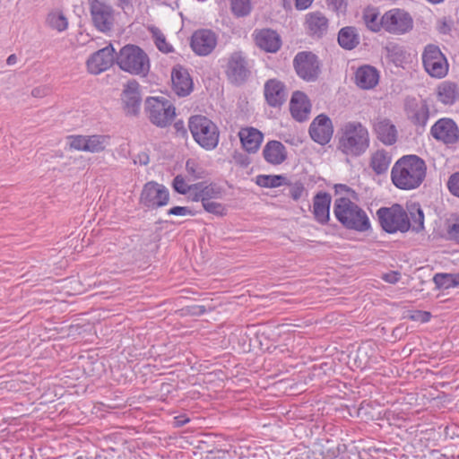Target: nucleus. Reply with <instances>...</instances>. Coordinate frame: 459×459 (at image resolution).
<instances>
[{"label": "nucleus", "mask_w": 459, "mask_h": 459, "mask_svg": "<svg viewBox=\"0 0 459 459\" xmlns=\"http://www.w3.org/2000/svg\"><path fill=\"white\" fill-rule=\"evenodd\" d=\"M427 165L417 155H405L393 166L391 178L394 185L403 190L418 188L426 178Z\"/></svg>", "instance_id": "1"}, {"label": "nucleus", "mask_w": 459, "mask_h": 459, "mask_svg": "<svg viewBox=\"0 0 459 459\" xmlns=\"http://www.w3.org/2000/svg\"><path fill=\"white\" fill-rule=\"evenodd\" d=\"M337 150L355 159L367 152L370 145L368 129L361 122L348 121L338 131Z\"/></svg>", "instance_id": "2"}, {"label": "nucleus", "mask_w": 459, "mask_h": 459, "mask_svg": "<svg viewBox=\"0 0 459 459\" xmlns=\"http://www.w3.org/2000/svg\"><path fill=\"white\" fill-rule=\"evenodd\" d=\"M333 213L339 222L348 230L366 232L371 228L367 212L349 198H337L334 201Z\"/></svg>", "instance_id": "3"}, {"label": "nucleus", "mask_w": 459, "mask_h": 459, "mask_svg": "<svg viewBox=\"0 0 459 459\" xmlns=\"http://www.w3.org/2000/svg\"><path fill=\"white\" fill-rule=\"evenodd\" d=\"M116 64L124 72L145 77L150 71V58L138 46L127 44L116 54Z\"/></svg>", "instance_id": "4"}, {"label": "nucleus", "mask_w": 459, "mask_h": 459, "mask_svg": "<svg viewBox=\"0 0 459 459\" xmlns=\"http://www.w3.org/2000/svg\"><path fill=\"white\" fill-rule=\"evenodd\" d=\"M188 127L194 140L207 151L213 150L219 143L218 126L208 117L201 115L192 116Z\"/></svg>", "instance_id": "5"}, {"label": "nucleus", "mask_w": 459, "mask_h": 459, "mask_svg": "<svg viewBox=\"0 0 459 459\" xmlns=\"http://www.w3.org/2000/svg\"><path fill=\"white\" fill-rule=\"evenodd\" d=\"M377 214L382 229L387 233L406 232L411 229L407 212L400 204L382 207Z\"/></svg>", "instance_id": "6"}, {"label": "nucleus", "mask_w": 459, "mask_h": 459, "mask_svg": "<svg viewBox=\"0 0 459 459\" xmlns=\"http://www.w3.org/2000/svg\"><path fill=\"white\" fill-rule=\"evenodd\" d=\"M146 111L150 121L160 127L169 125L176 113L171 102L164 97H151L146 100Z\"/></svg>", "instance_id": "7"}, {"label": "nucleus", "mask_w": 459, "mask_h": 459, "mask_svg": "<svg viewBox=\"0 0 459 459\" xmlns=\"http://www.w3.org/2000/svg\"><path fill=\"white\" fill-rule=\"evenodd\" d=\"M421 59L424 69L429 76L441 79L447 74L449 69L447 59L437 46L427 45Z\"/></svg>", "instance_id": "8"}, {"label": "nucleus", "mask_w": 459, "mask_h": 459, "mask_svg": "<svg viewBox=\"0 0 459 459\" xmlns=\"http://www.w3.org/2000/svg\"><path fill=\"white\" fill-rule=\"evenodd\" d=\"M93 26L100 32L112 30L115 23V10L106 0H88Z\"/></svg>", "instance_id": "9"}, {"label": "nucleus", "mask_w": 459, "mask_h": 459, "mask_svg": "<svg viewBox=\"0 0 459 459\" xmlns=\"http://www.w3.org/2000/svg\"><path fill=\"white\" fill-rule=\"evenodd\" d=\"M318 57L308 51L299 52L293 59V67L299 78L307 82H316L321 73Z\"/></svg>", "instance_id": "10"}, {"label": "nucleus", "mask_w": 459, "mask_h": 459, "mask_svg": "<svg viewBox=\"0 0 459 459\" xmlns=\"http://www.w3.org/2000/svg\"><path fill=\"white\" fill-rule=\"evenodd\" d=\"M169 200V190L154 181L147 182L142 190L140 202L150 209H157L168 204Z\"/></svg>", "instance_id": "11"}, {"label": "nucleus", "mask_w": 459, "mask_h": 459, "mask_svg": "<svg viewBox=\"0 0 459 459\" xmlns=\"http://www.w3.org/2000/svg\"><path fill=\"white\" fill-rule=\"evenodd\" d=\"M383 28L388 32L403 34L412 29L411 15L400 9H393L382 16Z\"/></svg>", "instance_id": "12"}, {"label": "nucleus", "mask_w": 459, "mask_h": 459, "mask_svg": "<svg viewBox=\"0 0 459 459\" xmlns=\"http://www.w3.org/2000/svg\"><path fill=\"white\" fill-rule=\"evenodd\" d=\"M116 62V50L112 44L96 51L87 60V69L92 74L107 71Z\"/></svg>", "instance_id": "13"}, {"label": "nucleus", "mask_w": 459, "mask_h": 459, "mask_svg": "<svg viewBox=\"0 0 459 459\" xmlns=\"http://www.w3.org/2000/svg\"><path fill=\"white\" fill-rule=\"evenodd\" d=\"M249 70L247 64L240 52L233 53L227 63L226 75L228 80L235 84L241 85L249 76Z\"/></svg>", "instance_id": "14"}, {"label": "nucleus", "mask_w": 459, "mask_h": 459, "mask_svg": "<svg viewBox=\"0 0 459 459\" xmlns=\"http://www.w3.org/2000/svg\"><path fill=\"white\" fill-rule=\"evenodd\" d=\"M333 134L332 120L325 114L318 115L310 124L309 135L316 143H328Z\"/></svg>", "instance_id": "15"}, {"label": "nucleus", "mask_w": 459, "mask_h": 459, "mask_svg": "<svg viewBox=\"0 0 459 459\" xmlns=\"http://www.w3.org/2000/svg\"><path fill=\"white\" fill-rule=\"evenodd\" d=\"M431 135L444 143H455L459 139V130L456 124L450 118H441L431 127Z\"/></svg>", "instance_id": "16"}, {"label": "nucleus", "mask_w": 459, "mask_h": 459, "mask_svg": "<svg viewBox=\"0 0 459 459\" xmlns=\"http://www.w3.org/2000/svg\"><path fill=\"white\" fill-rule=\"evenodd\" d=\"M121 100L126 115L136 116L139 113L142 98L140 85L135 80H130L125 85Z\"/></svg>", "instance_id": "17"}, {"label": "nucleus", "mask_w": 459, "mask_h": 459, "mask_svg": "<svg viewBox=\"0 0 459 459\" xmlns=\"http://www.w3.org/2000/svg\"><path fill=\"white\" fill-rule=\"evenodd\" d=\"M217 37L210 30H198L191 38V48L199 56L209 55L216 47Z\"/></svg>", "instance_id": "18"}, {"label": "nucleus", "mask_w": 459, "mask_h": 459, "mask_svg": "<svg viewBox=\"0 0 459 459\" xmlns=\"http://www.w3.org/2000/svg\"><path fill=\"white\" fill-rule=\"evenodd\" d=\"M373 130L377 138L385 145H393L397 141L396 126L388 118H377L373 124Z\"/></svg>", "instance_id": "19"}, {"label": "nucleus", "mask_w": 459, "mask_h": 459, "mask_svg": "<svg viewBox=\"0 0 459 459\" xmlns=\"http://www.w3.org/2000/svg\"><path fill=\"white\" fill-rule=\"evenodd\" d=\"M264 91L266 102L271 107H281L287 100L285 85L277 79L268 80Z\"/></svg>", "instance_id": "20"}, {"label": "nucleus", "mask_w": 459, "mask_h": 459, "mask_svg": "<svg viewBox=\"0 0 459 459\" xmlns=\"http://www.w3.org/2000/svg\"><path fill=\"white\" fill-rule=\"evenodd\" d=\"M290 109L294 119L303 122L309 117L311 103L304 92L297 91L291 96Z\"/></svg>", "instance_id": "21"}, {"label": "nucleus", "mask_w": 459, "mask_h": 459, "mask_svg": "<svg viewBox=\"0 0 459 459\" xmlns=\"http://www.w3.org/2000/svg\"><path fill=\"white\" fill-rule=\"evenodd\" d=\"M172 88L178 96L185 97L193 91V82L182 66L174 67L171 73Z\"/></svg>", "instance_id": "22"}, {"label": "nucleus", "mask_w": 459, "mask_h": 459, "mask_svg": "<svg viewBox=\"0 0 459 459\" xmlns=\"http://www.w3.org/2000/svg\"><path fill=\"white\" fill-rule=\"evenodd\" d=\"M379 82V72L372 65L359 66L355 73V83L362 90H372Z\"/></svg>", "instance_id": "23"}, {"label": "nucleus", "mask_w": 459, "mask_h": 459, "mask_svg": "<svg viewBox=\"0 0 459 459\" xmlns=\"http://www.w3.org/2000/svg\"><path fill=\"white\" fill-rule=\"evenodd\" d=\"M255 40L256 45L263 50L269 53L277 52L281 40L276 31L270 29H264L255 32Z\"/></svg>", "instance_id": "24"}, {"label": "nucleus", "mask_w": 459, "mask_h": 459, "mask_svg": "<svg viewBox=\"0 0 459 459\" xmlns=\"http://www.w3.org/2000/svg\"><path fill=\"white\" fill-rule=\"evenodd\" d=\"M331 195L325 192H319L313 200V214L316 221L325 224L330 216Z\"/></svg>", "instance_id": "25"}, {"label": "nucleus", "mask_w": 459, "mask_h": 459, "mask_svg": "<svg viewBox=\"0 0 459 459\" xmlns=\"http://www.w3.org/2000/svg\"><path fill=\"white\" fill-rule=\"evenodd\" d=\"M238 136L243 148L250 153L258 151L264 139L263 134L254 127L241 128Z\"/></svg>", "instance_id": "26"}, {"label": "nucleus", "mask_w": 459, "mask_h": 459, "mask_svg": "<svg viewBox=\"0 0 459 459\" xmlns=\"http://www.w3.org/2000/svg\"><path fill=\"white\" fill-rule=\"evenodd\" d=\"M263 156L266 162L280 165L287 159V151L281 142L269 141L263 149Z\"/></svg>", "instance_id": "27"}, {"label": "nucleus", "mask_w": 459, "mask_h": 459, "mask_svg": "<svg viewBox=\"0 0 459 459\" xmlns=\"http://www.w3.org/2000/svg\"><path fill=\"white\" fill-rule=\"evenodd\" d=\"M392 162V155L385 149H378L373 152L369 157V168L376 175L385 174Z\"/></svg>", "instance_id": "28"}, {"label": "nucleus", "mask_w": 459, "mask_h": 459, "mask_svg": "<svg viewBox=\"0 0 459 459\" xmlns=\"http://www.w3.org/2000/svg\"><path fill=\"white\" fill-rule=\"evenodd\" d=\"M408 118L415 125L424 127L429 117V110L426 101H412L407 105Z\"/></svg>", "instance_id": "29"}, {"label": "nucleus", "mask_w": 459, "mask_h": 459, "mask_svg": "<svg viewBox=\"0 0 459 459\" xmlns=\"http://www.w3.org/2000/svg\"><path fill=\"white\" fill-rule=\"evenodd\" d=\"M437 100L445 105H452L459 98V87L451 81H444L437 87Z\"/></svg>", "instance_id": "30"}, {"label": "nucleus", "mask_w": 459, "mask_h": 459, "mask_svg": "<svg viewBox=\"0 0 459 459\" xmlns=\"http://www.w3.org/2000/svg\"><path fill=\"white\" fill-rule=\"evenodd\" d=\"M307 24L310 33L316 38H321L328 29V20L319 13H309Z\"/></svg>", "instance_id": "31"}, {"label": "nucleus", "mask_w": 459, "mask_h": 459, "mask_svg": "<svg viewBox=\"0 0 459 459\" xmlns=\"http://www.w3.org/2000/svg\"><path fill=\"white\" fill-rule=\"evenodd\" d=\"M338 43L346 50L355 48L359 44V36L357 29L352 26L341 29L338 33Z\"/></svg>", "instance_id": "32"}, {"label": "nucleus", "mask_w": 459, "mask_h": 459, "mask_svg": "<svg viewBox=\"0 0 459 459\" xmlns=\"http://www.w3.org/2000/svg\"><path fill=\"white\" fill-rule=\"evenodd\" d=\"M45 24L50 30L61 33L67 30L69 22L63 11L56 9L47 14Z\"/></svg>", "instance_id": "33"}, {"label": "nucleus", "mask_w": 459, "mask_h": 459, "mask_svg": "<svg viewBox=\"0 0 459 459\" xmlns=\"http://www.w3.org/2000/svg\"><path fill=\"white\" fill-rule=\"evenodd\" d=\"M407 214L413 231L420 232L424 229V213L419 203L407 204Z\"/></svg>", "instance_id": "34"}, {"label": "nucleus", "mask_w": 459, "mask_h": 459, "mask_svg": "<svg viewBox=\"0 0 459 459\" xmlns=\"http://www.w3.org/2000/svg\"><path fill=\"white\" fill-rule=\"evenodd\" d=\"M110 136L105 134L87 135L86 152H101L109 145Z\"/></svg>", "instance_id": "35"}, {"label": "nucleus", "mask_w": 459, "mask_h": 459, "mask_svg": "<svg viewBox=\"0 0 459 459\" xmlns=\"http://www.w3.org/2000/svg\"><path fill=\"white\" fill-rule=\"evenodd\" d=\"M255 184L261 187L273 188L286 184V178L281 175H258Z\"/></svg>", "instance_id": "36"}, {"label": "nucleus", "mask_w": 459, "mask_h": 459, "mask_svg": "<svg viewBox=\"0 0 459 459\" xmlns=\"http://www.w3.org/2000/svg\"><path fill=\"white\" fill-rule=\"evenodd\" d=\"M197 190L194 191V195L192 196L193 201H201L202 204L205 203V201H210L212 198L217 197L220 195V190H216L212 185L203 186L202 183Z\"/></svg>", "instance_id": "37"}, {"label": "nucleus", "mask_w": 459, "mask_h": 459, "mask_svg": "<svg viewBox=\"0 0 459 459\" xmlns=\"http://www.w3.org/2000/svg\"><path fill=\"white\" fill-rule=\"evenodd\" d=\"M363 20L367 28L372 31H379L383 27L382 17L379 19V14L375 9H366L363 13Z\"/></svg>", "instance_id": "38"}, {"label": "nucleus", "mask_w": 459, "mask_h": 459, "mask_svg": "<svg viewBox=\"0 0 459 459\" xmlns=\"http://www.w3.org/2000/svg\"><path fill=\"white\" fill-rule=\"evenodd\" d=\"M230 8L237 17H245L252 10L251 0H230Z\"/></svg>", "instance_id": "39"}, {"label": "nucleus", "mask_w": 459, "mask_h": 459, "mask_svg": "<svg viewBox=\"0 0 459 459\" xmlns=\"http://www.w3.org/2000/svg\"><path fill=\"white\" fill-rule=\"evenodd\" d=\"M186 170L187 176L192 180L201 179L205 177V170L204 168L195 160H187L186 163Z\"/></svg>", "instance_id": "40"}, {"label": "nucleus", "mask_w": 459, "mask_h": 459, "mask_svg": "<svg viewBox=\"0 0 459 459\" xmlns=\"http://www.w3.org/2000/svg\"><path fill=\"white\" fill-rule=\"evenodd\" d=\"M200 186L201 185L188 186L186 183L184 178L180 175L175 177V178L173 179V187L175 191L182 195L189 193L191 198L194 195V191L197 190Z\"/></svg>", "instance_id": "41"}, {"label": "nucleus", "mask_w": 459, "mask_h": 459, "mask_svg": "<svg viewBox=\"0 0 459 459\" xmlns=\"http://www.w3.org/2000/svg\"><path fill=\"white\" fill-rule=\"evenodd\" d=\"M433 281L437 289H450L456 287L454 273H436Z\"/></svg>", "instance_id": "42"}, {"label": "nucleus", "mask_w": 459, "mask_h": 459, "mask_svg": "<svg viewBox=\"0 0 459 459\" xmlns=\"http://www.w3.org/2000/svg\"><path fill=\"white\" fill-rule=\"evenodd\" d=\"M151 31L159 50L164 53L172 52V47L166 41L164 34L158 28H152Z\"/></svg>", "instance_id": "43"}, {"label": "nucleus", "mask_w": 459, "mask_h": 459, "mask_svg": "<svg viewBox=\"0 0 459 459\" xmlns=\"http://www.w3.org/2000/svg\"><path fill=\"white\" fill-rule=\"evenodd\" d=\"M67 139L71 149L86 152L87 135H69Z\"/></svg>", "instance_id": "44"}, {"label": "nucleus", "mask_w": 459, "mask_h": 459, "mask_svg": "<svg viewBox=\"0 0 459 459\" xmlns=\"http://www.w3.org/2000/svg\"><path fill=\"white\" fill-rule=\"evenodd\" d=\"M204 209L214 215L217 216H223L226 213V209L224 205L221 203L214 202V201H205V203H203Z\"/></svg>", "instance_id": "45"}, {"label": "nucleus", "mask_w": 459, "mask_h": 459, "mask_svg": "<svg viewBox=\"0 0 459 459\" xmlns=\"http://www.w3.org/2000/svg\"><path fill=\"white\" fill-rule=\"evenodd\" d=\"M447 187L453 195L459 197V172H455L449 177Z\"/></svg>", "instance_id": "46"}, {"label": "nucleus", "mask_w": 459, "mask_h": 459, "mask_svg": "<svg viewBox=\"0 0 459 459\" xmlns=\"http://www.w3.org/2000/svg\"><path fill=\"white\" fill-rule=\"evenodd\" d=\"M304 190V186L299 182H296L290 186V195L293 200L297 201L302 196Z\"/></svg>", "instance_id": "47"}, {"label": "nucleus", "mask_w": 459, "mask_h": 459, "mask_svg": "<svg viewBox=\"0 0 459 459\" xmlns=\"http://www.w3.org/2000/svg\"><path fill=\"white\" fill-rule=\"evenodd\" d=\"M430 313L429 312H426V311H420V310H417V311H414L411 315V319H412L413 321H418V322H421V323H426L428 321H429L430 319Z\"/></svg>", "instance_id": "48"}, {"label": "nucleus", "mask_w": 459, "mask_h": 459, "mask_svg": "<svg viewBox=\"0 0 459 459\" xmlns=\"http://www.w3.org/2000/svg\"><path fill=\"white\" fill-rule=\"evenodd\" d=\"M169 215L186 216L192 215V212L189 208L184 206H175L168 211Z\"/></svg>", "instance_id": "49"}, {"label": "nucleus", "mask_w": 459, "mask_h": 459, "mask_svg": "<svg viewBox=\"0 0 459 459\" xmlns=\"http://www.w3.org/2000/svg\"><path fill=\"white\" fill-rule=\"evenodd\" d=\"M447 234L450 239L459 243V222L450 225L447 229Z\"/></svg>", "instance_id": "50"}, {"label": "nucleus", "mask_w": 459, "mask_h": 459, "mask_svg": "<svg viewBox=\"0 0 459 459\" xmlns=\"http://www.w3.org/2000/svg\"><path fill=\"white\" fill-rule=\"evenodd\" d=\"M382 279L388 283L394 284L400 280V273L398 272H389L382 275Z\"/></svg>", "instance_id": "51"}, {"label": "nucleus", "mask_w": 459, "mask_h": 459, "mask_svg": "<svg viewBox=\"0 0 459 459\" xmlns=\"http://www.w3.org/2000/svg\"><path fill=\"white\" fill-rule=\"evenodd\" d=\"M48 93L47 87H36L31 91V95L35 98H42Z\"/></svg>", "instance_id": "52"}, {"label": "nucleus", "mask_w": 459, "mask_h": 459, "mask_svg": "<svg viewBox=\"0 0 459 459\" xmlns=\"http://www.w3.org/2000/svg\"><path fill=\"white\" fill-rule=\"evenodd\" d=\"M134 160V163L147 165L149 163V155L146 152H141L135 156Z\"/></svg>", "instance_id": "53"}, {"label": "nucleus", "mask_w": 459, "mask_h": 459, "mask_svg": "<svg viewBox=\"0 0 459 459\" xmlns=\"http://www.w3.org/2000/svg\"><path fill=\"white\" fill-rule=\"evenodd\" d=\"M314 0H295V6L299 10L308 8Z\"/></svg>", "instance_id": "54"}, {"label": "nucleus", "mask_w": 459, "mask_h": 459, "mask_svg": "<svg viewBox=\"0 0 459 459\" xmlns=\"http://www.w3.org/2000/svg\"><path fill=\"white\" fill-rule=\"evenodd\" d=\"M234 159L235 161L242 167H247L250 163L249 159L243 154L235 155Z\"/></svg>", "instance_id": "55"}, {"label": "nucleus", "mask_w": 459, "mask_h": 459, "mask_svg": "<svg viewBox=\"0 0 459 459\" xmlns=\"http://www.w3.org/2000/svg\"><path fill=\"white\" fill-rule=\"evenodd\" d=\"M451 30L450 25L446 21H441L438 23V31L442 34H448Z\"/></svg>", "instance_id": "56"}, {"label": "nucleus", "mask_w": 459, "mask_h": 459, "mask_svg": "<svg viewBox=\"0 0 459 459\" xmlns=\"http://www.w3.org/2000/svg\"><path fill=\"white\" fill-rule=\"evenodd\" d=\"M177 426H184L189 421V419L185 416H178L175 418Z\"/></svg>", "instance_id": "57"}, {"label": "nucleus", "mask_w": 459, "mask_h": 459, "mask_svg": "<svg viewBox=\"0 0 459 459\" xmlns=\"http://www.w3.org/2000/svg\"><path fill=\"white\" fill-rule=\"evenodd\" d=\"M118 6L121 8H125L126 6H129L132 4V0H117Z\"/></svg>", "instance_id": "58"}, {"label": "nucleus", "mask_w": 459, "mask_h": 459, "mask_svg": "<svg viewBox=\"0 0 459 459\" xmlns=\"http://www.w3.org/2000/svg\"><path fill=\"white\" fill-rule=\"evenodd\" d=\"M17 62V56L14 54L10 55L7 57L6 63L9 65H13Z\"/></svg>", "instance_id": "59"}, {"label": "nucleus", "mask_w": 459, "mask_h": 459, "mask_svg": "<svg viewBox=\"0 0 459 459\" xmlns=\"http://www.w3.org/2000/svg\"><path fill=\"white\" fill-rule=\"evenodd\" d=\"M175 127L179 130V129H182L184 133H186V130L184 129V126H183V123L182 122H177L175 124Z\"/></svg>", "instance_id": "60"}, {"label": "nucleus", "mask_w": 459, "mask_h": 459, "mask_svg": "<svg viewBox=\"0 0 459 459\" xmlns=\"http://www.w3.org/2000/svg\"><path fill=\"white\" fill-rule=\"evenodd\" d=\"M454 276H455V282L456 284V286L459 285V273H454Z\"/></svg>", "instance_id": "61"}, {"label": "nucleus", "mask_w": 459, "mask_h": 459, "mask_svg": "<svg viewBox=\"0 0 459 459\" xmlns=\"http://www.w3.org/2000/svg\"><path fill=\"white\" fill-rule=\"evenodd\" d=\"M428 2L431 3V4H440L442 3L444 0H427Z\"/></svg>", "instance_id": "62"}, {"label": "nucleus", "mask_w": 459, "mask_h": 459, "mask_svg": "<svg viewBox=\"0 0 459 459\" xmlns=\"http://www.w3.org/2000/svg\"><path fill=\"white\" fill-rule=\"evenodd\" d=\"M340 187L344 188V189H348L345 185H340Z\"/></svg>", "instance_id": "63"}]
</instances>
